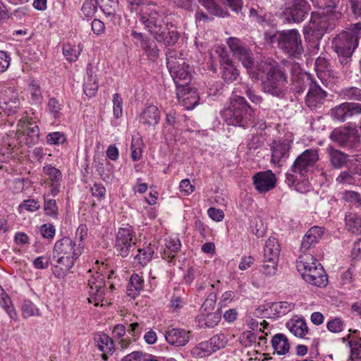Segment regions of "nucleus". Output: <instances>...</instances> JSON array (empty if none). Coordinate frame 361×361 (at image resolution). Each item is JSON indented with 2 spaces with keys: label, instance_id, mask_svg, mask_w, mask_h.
<instances>
[{
  "label": "nucleus",
  "instance_id": "42",
  "mask_svg": "<svg viewBox=\"0 0 361 361\" xmlns=\"http://www.w3.org/2000/svg\"><path fill=\"white\" fill-rule=\"evenodd\" d=\"M140 47L150 59L155 60L159 57V49L154 40L147 38L140 44Z\"/></svg>",
  "mask_w": 361,
  "mask_h": 361
},
{
  "label": "nucleus",
  "instance_id": "27",
  "mask_svg": "<svg viewBox=\"0 0 361 361\" xmlns=\"http://www.w3.org/2000/svg\"><path fill=\"white\" fill-rule=\"evenodd\" d=\"M94 341L99 350L103 352L102 358L106 360L107 354H112L114 350L112 339L108 335L101 333L94 336Z\"/></svg>",
  "mask_w": 361,
  "mask_h": 361
},
{
  "label": "nucleus",
  "instance_id": "20",
  "mask_svg": "<svg viewBox=\"0 0 361 361\" xmlns=\"http://www.w3.org/2000/svg\"><path fill=\"white\" fill-rule=\"evenodd\" d=\"M220 65L222 78L226 82H233L238 78L239 71L225 53L220 55Z\"/></svg>",
  "mask_w": 361,
  "mask_h": 361
},
{
  "label": "nucleus",
  "instance_id": "41",
  "mask_svg": "<svg viewBox=\"0 0 361 361\" xmlns=\"http://www.w3.org/2000/svg\"><path fill=\"white\" fill-rule=\"evenodd\" d=\"M328 28L329 26L326 16H317L312 18L310 29L312 30L314 32H317V35H322L325 32L328 30Z\"/></svg>",
  "mask_w": 361,
  "mask_h": 361
},
{
  "label": "nucleus",
  "instance_id": "55",
  "mask_svg": "<svg viewBox=\"0 0 361 361\" xmlns=\"http://www.w3.org/2000/svg\"><path fill=\"white\" fill-rule=\"evenodd\" d=\"M345 99L361 101V89L355 87L345 88L342 90Z\"/></svg>",
  "mask_w": 361,
  "mask_h": 361
},
{
  "label": "nucleus",
  "instance_id": "5",
  "mask_svg": "<svg viewBox=\"0 0 361 361\" xmlns=\"http://www.w3.org/2000/svg\"><path fill=\"white\" fill-rule=\"evenodd\" d=\"M166 18L165 12L152 1H149L145 6H142L139 13L140 22L152 36H154L161 28L165 27L168 22Z\"/></svg>",
  "mask_w": 361,
  "mask_h": 361
},
{
  "label": "nucleus",
  "instance_id": "59",
  "mask_svg": "<svg viewBox=\"0 0 361 361\" xmlns=\"http://www.w3.org/2000/svg\"><path fill=\"white\" fill-rule=\"evenodd\" d=\"M66 141V137L61 132L50 133L47 135V142L49 145H60Z\"/></svg>",
  "mask_w": 361,
  "mask_h": 361
},
{
  "label": "nucleus",
  "instance_id": "30",
  "mask_svg": "<svg viewBox=\"0 0 361 361\" xmlns=\"http://www.w3.org/2000/svg\"><path fill=\"white\" fill-rule=\"evenodd\" d=\"M287 329L295 336L303 338L308 333V327L304 319H292L286 324Z\"/></svg>",
  "mask_w": 361,
  "mask_h": 361
},
{
  "label": "nucleus",
  "instance_id": "64",
  "mask_svg": "<svg viewBox=\"0 0 361 361\" xmlns=\"http://www.w3.org/2000/svg\"><path fill=\"white\" fill-rule=\"evenodd\" d=\"M348 3L354 17L361 19V0H348Z\"/></svg>",
  "mask_w": 361,
  "mask_h": 361
},
{
  "label": "nucleus",
  "instance_id": "33",
  "mask_svg": "<svg viewBox=\"0 0 361 361\" xmlns=\"http://www.w3.org/2000/svg\"><path fill=\"white\" fill-rule=\"evenodd\" d=\"M166 247L167 250H164L162 254L163 259H165L168 262H171L174 257L173 253L178 252L180 250L181 244L178 238L169 237L166 240Z\"/></svg>",
  "mask_w": 361,
  "mask_h": 361
},
{
  "label": "nucleus",
  "instance_id": "11",
  "mask_svg": "<svg viewBox=\"0 0 361 361\" xmlns=\"http://www.w3.org/2000/svg\"><path fill=\"white\" fill-rule=\"evenodd\" d=\"M310 80V87L306 96L305 103L312 110L320 109L326 100L328 93L323 90L318 82L311 75H307Z\"/></svg>",
  "mask_w": 361,
  "mask_h": 361
},
{
  "label": "nucleus",
  "instance_id": "44",
  "mask_svg": "<svg viewBox=\"0 0 361 361\" xmlns=\"http://www.w3.org/2000/svg\"><path fill=\"white\" fill-rule=\"evenodd\" d=\"M357 180L350 169L342 171L336 178V183L338 185H355Z\"/></svg>",
  "mask_w": 361,
  "mask_h": 361
},
{
  "label": "nucleus",
  "instance_id": "49",
  "mask_svg": "<svg viewBox=\"0 0 361 361\" xmlns=\"http://www.w3.org/2000/svg\"><path fill=\"white\" fill-rule=\"evenodd\" d=\"M82 49V45L79 44L78 47L72 46L70 44L63 45V54L66 56V59L69 61H75L78 59L79 54Z\"/></svg>",
  "mask_w": 361,
  "mask_h": 361
},
{
  "label": "nucleus",
  "instance_id": "21",
  "mask_svg": "<svg viewBox=\"0 0 361 361\" xmlns=\"http://www.w3.org/2000/svg\"><path fill=\"white\" fill-rule=\"evenodd\" d=\"M291 147V142L287 140L280 141L272 147V154L271 161L281 166L289 157V151Z\"/></svg>",
  "mask_w": 361,
  "mask_h": 361
},
{
  "label": "nucleus",
  "instance_id": "2",
  "mask_svg": "<svg viewBox=\"0 0 361 361\" xmlns=\"http://www.w3.org/2000/svg\"><path fill=\"white\" fill-rule=\"evenodd\" d=\"M259 71L266 74L263 82L265 92L276 97H283L287 91L288 78L280 66L274 61H261L257 64Z\"/></svg>",
  "mask_w": 361,
  "mask_h": 361
},
{
  "label": "nucleus",
  "instance_id": "13",
  "mask_svg": "<svg viewBox=\"0 0 361 361\" xmlns=\"http://www.w3.org/2000/svg\"><path fill=\"white\" fill-rule=\"evenodd\" d=\"M360 114L361 104L354 102H344L331 110V117L341 122Z\"/></svg>",
  "mask_w": 361,
  "mask_h": 361
},
{
  "label": "nucleus",
  "instance_id": "50",
  "mask_svg": "<svg viewBox=\"0 0 361 361\" xmlns=\"http://www.w3.org/2000/svg\"><path fill=\"white\" fill-rule=\"evenodd\" d=\"M349 347L350 348L351 360L361 361V338L350 340Z\"/></svg>",
  "mask_w": 361,
  "mask_h": 361
},
{
  "label": "nucleus",
  "instance_id": "16",
  "mask_svg": "<svg viewBox=\"0 0 361 361\" xmlns=\"http://www.w3.org/2000/svg\"><path fill=\"white\" fill-rule=\"evenodd\" d=\"M334 49L337 54L352 55L358 46V43L353 41L348 34L343 32L339 33L333 41Z\"/></svg>",
  "mask_w": 361,
  "mask_h": 361
},
{
  "label": "nucleus",
  "instance_id": "39",
  "mask_svg": "<svg viewBox=\"0 0 361 361\" xmlns=\"http://www.w3.org/2000/svg\"><path fill=\"white\" fill-rule=\"evenodd\" d=\"M0 305L6 310L11 319L16 320L17 313L14 310L12 302L9 296L0 286Z\"/></svg>",
  "mask_w": 361,
  "mask_h": 361
},
{
  "label": "nucleus",
  "instance_id": "19",
  "mask_svg": "<svg viewBox=\"0 0 361 361\" xmlns=\"http://www.w3.org/2000/svg\"><path fill=\"white\" fill-rule=\"evenodd\" d=\"M315 70L318 78L324 84L328 78H338L341 75L339 73L333 70L329 61L323 56H319L315 61Z\"/></svg>",
  "mask_w": 361,
  "mask_h": 361
},
{
  "label": "nucleus",
  "instance_id": "51",
  "mask_svg": "<svg viewBox=\"0 0 361 361\" xmlns=\"http://www.w3.org/2000/svg\"><path fill=\"white\" fill-rule=\"evenodd\" d=\"M21 311L22 315L25 319L34 315L39 316L40 314L38 308L30 300L24 301L21 307Z\"/></svg>",
  "mask_w": 361,
  "mask_h": 361
},
{
  "label": "nucleus",
  "instance_id": "18",
  "mask_svg": "<svg viewBox=\"0 0 361 361\" xmlns=\"http://www.w3.org/2000/svg\"><path fill=\"white\" fill-rule=\"evenodd\" d=\"M177 98L179 102L188 110L194 109L199 102V96L194 88L189 86L177 89Z\"/></svg>",
  "mask_w": 361,
  "mask_h": 361
},
{
  "label": "nucleus",
  "instance_id": "1",
  "mask_svg": "<svg viewBox=\"0 0 361 361\" xmlns=\"http://www.w3.org/2000/svg\"><path fill=\"white\" fill-rule=\"evenodd\" d=\"M83 245L77 244L68 237L57 240L54 246L51 263H54L52 271L57 278H63L74 266L81 255Z\"/></svg>",
  "mask_w": 361,
  "mask_h": 361
},
{
  "label": "nucleus",
  "instance_id": "10",
  "mask_svg": "<svg viewBox=\"0 0 361 361\" xmlns=\"http://www.w3.org/2000/svg\"><path fill=\"white\" fill-rule=\"evenodd\" d=\"M228 46L233 56L240 61L247 69L254 66V55L250 48L237 37H229L227 41Z\"/></svg>",
  "mask_w": 361,
  "mask_h": 361
},
{
  "label": "nucleus",
  "instance_id": "37",
  "mask_svg": "<svg viewBox=\"0 0 361 361\" xmlns=\"http://www.w3.org/2000/svg\"><path fill=\"white\" fill-rule=\"evenodd\" d=\"M180 53H178L173 49H167L166 51V65L169 72L186 63L184 59L180 57Z\"/></svg>",
  "mask_w": 361,
  "mask_h": 361
},
{
  "label": "nucleus",
  "instance_id": "35",
  "mask_svg": "<svg viewBox=\"0 0 361 361\" xmlns=\"http://www.w3.org/2000/svg\"><path fill=\"white\" fill-rule=\"evenodd\" d=\"M272 347L279 355H285L289 351L290 345L287 337L283 334H276L271 340Z\"/></svg>",
  "mask_w": 361,
  "mask_h": 361
},
{
  "label": "nucleus",
  "instance_id": "57",
  "mask_svg": "<svg viewBox=\"0 0 361 361\" xmlns=\"http://www.w3.org/2000/svg\"><path fill=\"white\" fill-rule=\"evenodd\" d=\"M44 210L47 215L50 216H56L58 214V207L55 200L45 199L44 204Z\"/></svg>",
  "mask_w": 361,
  "mask_h": 361
},
{
  "label": "nucleus",
  "instance_id": "28",
  "mask_svg": "<svg viewBox=\"0 0 361 361\" xmlns=\"http://www.w3.org/2000/svg\"><path fill=\"white\" fill-rule=\"evenodd\" d=\"M227 343V338L226 336L223 334H219L216 335H214L213 337H212L209 340V343H200V348H197L192 350V353L194 354H199L197 352L200 349L203 350L204 346H207V352H216L226 346Z\"/></svg>",
  "mask_w": 361,
  "mask_h": 361
},
{
  "label": "nucleus",
  "instance_id": "25",
  "mask_svg": "<svg viewBox=\"0 0 361 361\" xmlns=\"http://www.w3.org/2000/svg\"><path fill=\"white\" fill-rule=\"evenodd\" d=\"M326 153L330 165L334 169H341L345 167L350 161L348 154L332 147L326 149Z\"/></svg>",
  "mask_w": 361,
  "mask_h": 361
},
{
  "label": "nucleus",
  "instance_id": "62",
  "mask_svg": "<svg viewBox=\"0 0 361 361\" xmlns=\"http://www.w3.org/2000/svg\"><path fill=\"white\" fill-rule=\"evenodd\" d=\"M32 264L34 267L37 269H47L49 264H52V267H54V263H51V257L46 259L43 256H40L35 259Z\"/></svg>",
  "mask_w": 361,
  "mask_h": 361
},
{
  "label": "nucleus",
  "instance_id": "45",
  "mask_svg": "<svg viewBox=\"0 0 361 361\" xmlns=\"http://www.w3.org/2000/svg\"><path fill=\"white\" fill-rule=\"evenodd\" d=\"M143 142L140 137L133 136L130 150L131 158L134 161H138L142 157Z\"/></svg>",
  "mask_w": 361,
  "mask_h": 361
},
{
  "label": "nucleus",
  "instance_id": "3",
  "mask_svg": "<svg viewBox=\"0 0 361 361\" xmlns=\"http://www.w3.org/2000/svg\"><path fill=\"white\" fill-rule=\"evenodd\" d=\"M296 267L302 279L308 283L317 287L326 286L327 276L323 267L312 255L300 256L296 262Z\"/></svg>",
  "mask_w": 361,
  "mask_h": 361
},
{
  "label": "nucleus",
  "instance_id": "23",
  "mask_svg": "<svg viewBox=\"0 0 361 361\" xmlns=\"http://www.w3.org/2000/svg\"><path fill=\"white\" fill-rule=\"evenodd\" d=\"M190 331L182 329H171L166 331V341L171 345L180 347L186 345L190 340Z\"/></svg>",
  "mask_w": 361,
  "mask_h": 361
},
{
  "label": "nucleus",
  "instance_id": "56",
  "mask_svg": "<svg viewBox=\"0 0 361 361\" xmlns=\"http://www.w3.org/2000/svg\"><path fill=\"white\" fill-rule=\"evenodd\" d=\"M113 112L114 116L116 118H118L122 116L123 110L122 104L123 100L121 95L118 93H116L113 95Z\"/></svg>",
  "mask_w": 361,
  "mask_h": 361
},
{
  "label": "nucleus",
  "instance_id": "47",
  "mask_svg": "<svg viewBox=\"0 0 361 361\" xmlns=\"http://www.w3.org/2000/svg\"><path fill=\"white\" fill-rule=\"evenodd\" d=\"M279 259L274 258H264L262 260L261 271L267 276H274L277 271Z\"/></svg>",
  "mask_w": 361,
  "mask_h": 361
},
{
  "label": "nucleus",
  "instance_id": "24",
  "mask_svg": "<svg viewBox=\"0 0 361 361\" xmlns=\"http://www.w3.org/2000/svg\"><path fill=\"white\" fill-rule=\"evenodd\" d=\"M160 111L157 106L149 105L140 114L139 121L147 128H154L159 122Z\"/></svg>",
  "mask_w": 361,
  "mask_h": 361
},
{
  "label": "nucleus",
  "instance_id": "60",
  "mask_svg": "<svg viewBox=\"0 0 361 361\" xmlns=\"http://www.w3.org/2000/svg\"><path fill=\"white\" fill-rule=\"evenodd\" d=\"M257 336L255 333L247 331L243 332L240 337V341L242 345L245 347L250 346L253 343H255Z\"/></svg>",
  "mask_w": 361,
  "mask_h": 361
},
{
  "label": "nucleus",
  "instance_id": "12",
  "mask_svg": "<svg viewBox=\"0 0 361 361\" xmlns=\"http://www.w3.org/2000/svg\"><path fill=\"white\" fill-rule=\"evenodd\" d=\"M87 284L90 293L89 302H94L95 306L99 305V303L103 302L105 295L106 282L103 275L98 272L95 273L88 279Z\"/></svg>",
  "mask_w": 361,
  "mask_h": 361
},
{
  "label": "nucleus",
  "instance_id": "43",
  "mask_svg": "<svg viewBox=\"0 0 361 361\" xmlns=\"http://www.w3.org/2000/svg\"><path fill=\"white\" fill-rule=\"evenodd\" d=\"M137 254L135 259L137 260L139 264L144 266L146 265L152 258L154 253V247L149 244V245L137 249Z\"/></svg>",
  "mask_w": 361,
  "mask_h": 361
},
{
  "label": "nucleus",
  "instance_id": "14",
  "mask_svg": "<svg viewBox=\"0 0 361 361\" xmlns=\"http://www.w3.org/2000/svg\"><path fill=\"white\" fill-rule=\"evenodd\" d=\"M309 4L307 0H292V5L286 7L287 20L294 23H300L307 16Z\"/></svg>",
  "mask_w": 361,
  "mask_h": 361
},
{
  "label": "nucleus",
  "instance_id": "63",
  "mask_svg": "<svg viewBox=\"0 0 361 361\" xmlns=\"http://www.w3.org/2000/svg\"><path fill=\"white\" fill-rule=\"evenodd\" d=\"M179 188L180 192L183 195H188L195 190V186L190 183L188 179L182 180L180 183Z\"/></svg>",
  "mask_w": 361,
  "mask_h": 361
},
{
  "label": "nucleus",
  "instance_id": "46",
  "mask_svg": "<svg viewBox=\"0 0 361 361\" xmlns=\"http://www.w3.org/2000/svg\"><path fill=\"white\" fill-rule=\"evenodd\" d=\"M343 200L352 207L361 209V195L355 191L346 190L343 193Z\"/></svg>",
  "mask_w": 361,
  "mask_h": 361
},
{
  "label": "nucleus",
  "instance_id": "48",
  "mask_svg": "<svg viewBox=\"0 0 361 361\" xmlns=\"http://www.w3.org/2000/svg\"><path fill=\"white\" fill-rule=\"evenodd\" d=\"M98 90V84L95 76L94 77L92 74H90L87 72V77L85 80L83 90L85 94L89 97H92L95 95Z\"/></svg>",
  "mask_w": 361,
  "mask_h": 361
},
{
  "label": "nucleus",
  "instance_id": "8",
  "mask_svg": "<svg viewBox=\"0 0 361 361\" xmlns=\"http://www.w3.org/2000/svg\"><path fill=\"white\" fill-rule=\"evenodd\" d=\"M277 42L279 47L290 56L297 57L303 51L300 35L295 29L280 32Z\"/></svg>",
  "mask_w": 361,
  "mask_h": 361
},
{
  "label": "nucleus",
  "instance_id": "31",
  "mask_svg": "<svg viewBox=\"0 0 361 361\" xmlns=\"http://www.w3.org/2000/svg\"><path fill=\"white\" fill-rule=\"evenodd\" d=\"M23 134L27 135L26 144L29 147L33 146L38 142L39 138V128L38 126L34 125L32 118L27 120Z\"/></svg>",
  "mask_w": 361,
  "mask_h": 361
},
{
  "label": "nucleus",
  "instance_id": "17",
  "mask_svg": "<svg viewBox=\"0 0 361 361\" xmlns=\"http://www.w3.org/2000/svg\"><path fill=\"white\" fill-rule=\"evenodd\" d=\"M153 37L159 43H163L165 46L171 47L175 45L180 37V34L176 27L169 22L161 28Z\"/></svg>",
  "mask_w": 361,
  "mask_h": 361
},
{
  "label": "nucleus",
  "instance_id": "6",
  "mask_svg": "<svg viewBox=\"0 0 361 361\" xmlns=\"http://www.w3.org/2000/svg\"><path fill=\"white\" fill-rule=\"evenodd\" d=\"M136 236L133 228L130 225L119 228L116 235L115 250L122 257H128L135 250Z\"/></svg>",
  "mask_w": 361,
  "mask_h": 361
},
{
  "label": "nucleus",
  "instance_id": "36",
  "mask_svg": "<svg viewBox=\"0 0 361 361\" xmlns=\"http://www.w3.org/2000/svg\"><path fill=\"white\" fill-rule=\"evenodd\" d=\"M294 308L295 304L287 301L272 302L269 306V309L275 317H280L286 315Z\"/></svg>",
  "mask_w": 361,
  "mask_h": 361
},
{
  "label": "nucleus",
  "instance_id": "40",
  "mask_svg": "<svg viewBox=\"0 0 361 361\" xmlns=\"http://www.w3.org/2000/svg\"><path fill=\"white\" fill-rule=\"evenodd\" d=\"M198 1L212 15L219 17L228 15V12L224 11L214 0H198Z\"/></svg>",
  "mask_w": 361,
  "mask_h": 361
},
{
  "label": "nucleus",
  "instance_id": "4",
  "mask_svg": "<svg viewBox=\"0 0 361 361\" xmlns=\"http://www.w3.org/2000/svg\"><path fill=\"white\" fill-rule=\"evenodd\" d=\"M254 111L245 97L234 96L231 104L224 112V116L228 125L245 128L251 121Z\"/></svg>",
  "mask_w": 361,
  "mask_h": 361
},
{
  "label": "nucleus",
  "instance_id": "38",
  "mask_svg": "<svg viewBox=\"0 0 361 361\" xmlns=\"http://www.w3.org/2000/svg\"><path fill=\"white\" fill-rule=\"evenodd\" d=\"M345 225L347 229L356 234L361 233V215L355 213H349L345 216Z\"/></svg>",
  "mask_w": 361,
  "mask_h": 361
},
{
  "label": "nucleus",
  "instance_id": "7",
  "mask_svg": "<svg viewBox=\"0 0 361 361\" xmlns=\"http://www.w3.org/2000/svg\"><path fill=\"white\" fill-rule=\"evenodd\" d=\"M330 139L339 147L351 149L360 145V136L355 128L341 126L334 128L330 134Z\"/></svg>",
  "mask_w": 361,
  "mask_h": 361
},
{
  "label": "nucleus",
  "instance_id": "29",
  "mask_svg": "<svg viewBox=\"0 0 361 361\" xmlns=\"http://www.w3.org/2000/svg\"><path fill=\"white\" fill-rule=\"evenodd\" d=\"M221 315L218 311L214 312H201L197 317L196 322L200 328H213L220 322Z\"/></svg>",
  "mask_w": 361,
  "mask_h": 361
},
{
  "label": "nucleus",
  "instance_id": "9",
  "mask_svg": "<svg viewBox=\"0 0 361 361\" xmlns=\"http://www.w3.org/2000/svg\"><path fill=\"white\" fill-rule=\"evenodd\" d=\"M319 160L318 151L315 149H308L300 154L292 164L290 171L305 177L313 171Z\"/></svg>",
  "mask_w": 361,
  "mask_h": 361
},
{
  "label": "nucleus",
  "instance_id": "58",
  "mask_svg": "<svg viewBox=\"0 0 361 361\" xmlns=\"http://www.w3.org/2000/svg\"><path fill=\"white\" fill-rule=\"evenodd\" d=\"M97 6V0H86L82 6V11L85 16L91 17L96 12Z\"/></svg>",
  "mask_w": 361,
  "mask_h": 361
},
{
  "label": "nucleus",
  "instance_id": "61",
  "mask_svg": "<svg viewBox=\"0 0 361 361\" xmlns=\"http://www.w3.org/2000/svg\"><path fill=\"white\" fill-rule=\"evenodd\" d=\"M352 55L348 54H338V63L341 66V73L345 74L350 66Z\"/></svg>",
  "mask_w": 361,
  "mask_h": 361
},
{
  "label": "nucleus",
  "instance_id": "54",
  "mask_svg": "<svg viewBox=\"0 0 361 361\" xmlns=\"http://www.w3.org/2000/svg\"><path fill=\"white\" fill-rule=\"evenodd\" d=\"M43 171L49 176L52 183H58L61 180L62 175L59 169L51 166H47L43 168Z\"/></svg>",
  "mask_w": 361,
  "mask_h": 361
},
{
  "label": "nucleus",
  "instance_id": "32",
  "mask_svg": "<svg viewBox=\"0 0 361 361\" xmlns=\"http://www.w3.org/2000/svg\"><path fill=\"white\" fill-rule=\"evenodd\" d=\"M97 3L106 17H110L114 20L117 19L118 0H97Z\"/></svg>",
  "mask_w": 361,
  "mask_h": 361
},
{
  "label": "nucleus",
  "instance_id": "34",
  "mask_svg": "<svg viewBox=\"0 0 361 361\" xmlns=\"http://www.w3.org/2000/svg\"><path fill=\"white\" fill-rule=\"evenodd\" d=\"M281 247L278 240L275 238L270 237L265 243L264 248V258H274L279 259Z\"/></svg>",
  "mask_w": 361,
  "mask_h": 361
},
{
  "label": "nucleus",
  "instance_id": "22",
  "mask_svg": "<svg viewBox=\"0 0 361 361\" xmlns=\"http://www.w3.org/2000/svg\"><path fill=\"white\" fill-rule=\"evenodd\" d=\"M191 71L192 68L185 63L170 72L177 89L188 86L192 77Z\"/></svg>",
  "mask_w": 361,
  "mask_h": 361
},
{
  "label": "nucleus",
  "instance_id": "26",
  "mask_svg": "<svg viewBox=\"0 0 361 361\" xmlns=\"http://www.w3.org/2000/svg\"><path fill=\"white\" fill-rule=\"evenodd\" d=\"M322 228L313 226L310 228L302 238L300 250L303 252L309 250L319 242L323 235Z\"/></svg>",
  "mask_w": 361,
  "mask_h": 361
},
{
  "label": "nucleus",
  "instance_id": "15",
  "mask_svg": "<svg viewBox=\"0 0 361 361\" xmlns=\"http://www.w3.org/2000/svg\"><path fill=\"white\" fill-rule=\"evenodd\" d=\"M252 180L255 189L259 193H265L273 189L276 182L274 173L269 170L255 173Z\"/></svg>",
  "mask_w": 361,
  "mask_h": 361
},
{
  "label": "nucleus",
  "instance_id": "52",
  "mask_svg": "<svg viewBox=\"0 0 361 361\" xmlns=\"http://www.w3.org/2000/svg\"><path fill=\"white\" fill-rule=\"evenodd\" d=\"M343 32L348 34L349 37L355 41L356 43H359V40L361 38V21L351 24L350 26Z\"/></svg>",
  "mask_w": 361,
  "mask_h": 361
},
{
  "label": "nucleus",
  "instance_id": "53",
  "mask_svg": "<svg viewBox=\"0 0 361 361\" xmlns=\"http://www.w3.org/2000/svg\"><path fill=\"white\" fill-rule=\"evenodd\" d=\"M345 324L341 318L335 317L326 324L327 329L332 333H340L344 329Z\"/></svg>",
  "mask_w": 361,
  "mask_h": 361
}]
</instances>
